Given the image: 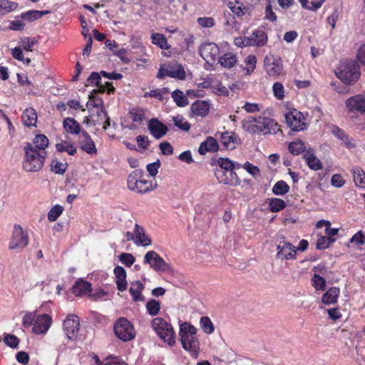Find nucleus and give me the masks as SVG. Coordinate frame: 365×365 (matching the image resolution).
I'll return each instance as SVG.
<instances>
[{"label": "nucleus", "instance_id": "1", "mask_svg": "<svg viewBox=\"0 0 365 365\" xmlns=\"http://www.w3.org/2000/svg\"><path fill=\"white\" fill-rule=\"evenodd\" d=\"M46 157V150H37L31 143L24 146L23 169L26 172H38L43 166Z\"/></svg>", "mask_w": 365, "mask_h": 365}, {"label": "nucleus", "instance_id": "2", "mask_svg": "<svg viewBox=\"0 0 365 365\" xmlns=\"http://www.w3.org/2000/svg\"><path fill=\"white\" fill-rule=\"evenodd\" d=\"M196 333L197 329L189 322H183L180 325L179 336L182 346L194 358L197 357L200 351V341Z\"/></svg>", "mask_w": 365, "mask_h": 365}, {"label": "nucleus", "instance_id": "3", "mask_svg": "<svg viewBox=\"0 0 365 365\" xmlns=\"http://www.w3.org/2000/svg\"><path fill=\"white\" fill-rule=\"evenodd\" d=\"M127 185L134 192L145 194L153 190L157 185L152 180L145 179L143 170L136 169L128 175Z\"/></svg>", "mask_w": 365, "mask_h": 365}, {"label": "nucleus", "instance_id": "4", "mask_svg": "<svg viewBox=\"0 0 365 365\" xmlns=\"http://www.w3.org/2000/svg\"><path fill=\"white\" fill-rule=\"evenodd\" d=\"M151 326L164 342L170 346L175 344V334L171 324L161 317H156L151 322Z\"/></svg>", "mask_w": 365, "mask_h": 365}, {"label": "nucleus", "instance_id": "5", "mask_svg": "<svg viewBox=\"0 0 365 365\" xmlns=\"http://www.w3.org/2000/svg\"><path fill=\"white\" fill-rule=\"evenodd\" d=\"M218 168H216L215 175L219 182L223 184H233L235 181L233 179H227L225 177V172L238 170L242 168V165L239 163H235L227 158H220L217 160Z\"/></svg>", "mask_w": 365, "mask_h": 365}, {"label": "nucleus", "instance_id": "6", "mask_svg": "<svg viewBox=\"0 0 365 365\" xmlns=\"http://www.w3.org/2000/svg\"><path fill=\"white\" fill-rule=\"evenodd\" d=\"M113 331L115 336L123 341H131L136 335L134 326L125 317H120L115 322Z\"/></svg>", "mask_w": 365, "mask_h": 365}, {"label": "nucleus", "instance_id": "7", "mask_svg": "<svg viewBox=\"0 0 365 365\" xmlns=\"http://www.w3.org/2000/svg\"><path fill=\"white\" fill-rule=\"evenodd\" d=\"M336 76L344 83L352 85L359 80L361 76L359 66L355 61L349 62Z\"/></svg>", "mask_w": 365, "mask_h": 365}, {"label": "nucleus", "instance_id": "8", "mask_svg": "<svg viewBox=\"0 0 365 365\" xmlns=\"http://www.w3.org/2000/svg\"><path fill=\"white\" fill-rule=\"evenodd\" d=\"M287 126L293 131H301L306 128L305 117L299 110L293 108L284 114Z\"/></svg>", "mask_w": 365, "mask_h": 365}, {"label": "nucleus", "instance_id": "9", "mask_svg": "<svg viewBox=\"0 0 365 365\" xmlns=\"http://www.w3.org/2000/svg\"><path fill=\"white\" fill-rule=\"evenodd\" d=\"M256 120L257 123V130H256L257 133L274 135L278 132H282L279 125L273 118L259 115L256 117Z\"/></svg>", "mask_w": 365, "mask_h": 365}, {"label": "nucleus", "instance_id": "10", "mask_svg": "<svg viewBox=\"0 0 365 365\" xmlns=\"http://www.w3.org/2000/svg\"><path fill=\"white\" fill-rule=\"evenodd\" d=\"M144 264H149L156 272H168L171 269L168 264L155 251H148L144 256Z\"/></svg>", "mask_w": 365, "mask_h": 365}, {"label": "nucleus", "instance_id": "11", "mask_svg": "<svg viewBox=\"0 0 365 365\" xmlns=\"http://www.w3.org/2000/svg\"><path fill=\"white\" fill-rule=\"evenodd\" d=\"M63 329L68 339L75 341L80 330V319L76 314H68L63 323Z\"/></svg>", "mask_w": 365, "mask_h": 365}, {"label": "nucleus", "instance_id": "12", "mask_svg": "<svg viewBox=\"0 0 365 365\" xmlns=\"http://www.w3.org/2000/svg\"><path fill=\"white\" fill-rule=\"evenodd\" d=\"M29 244V236L23 230L19 225H15L9 242V248L10 250L22 249Z\"/></svg>", "mask_w": 365, "mask_h": 365}, {"label": "nucleus", "instance_id": "13", "mask_svg": "<svg viewBox=\"0 0 365 365\" xmlns=\"http://www.w3.org/2000/svg\"><path fill=\"white\" fill-rule=\"evenodd\" d=\"M264 68L267 73L270 76L277 77L283 71V63L282 59L272 54L264 58Z\"/></svg>", "mask_w": 365, "mask_h": 365}, {"label": "nucleus", "instance_id": "14", "mask_svg": "<svg viewBox=\"0 0 365 365\" xmlns=\"http://www.w3.org/2000/svg\"><path fill=\"white\" fill-rule=\"evenodd\" d=\"M276 258L281 260H293L297 258V248L292 243L280 240L277 247Z\"/></svg>", "mask_w": 365, "mask_h": 365}, {"label": "nucleus", "instance_id": "15", "mask_svg": "<svg viewBox=\"0 0 365 365\" xmlns=\"http://www.w3.org/2000/svg\"><path fill=\"white\" fill-rule=\"evenodd\" d=\"M166 76L183 80L185 78V71L181 65H168L166 67L161 66L156 77L162 79Z\"/></svg>", "mask_w": 365, "mask_h": 365}, {"label": "nucleus", "instance_id": "16", "mask_svg": "<svg viewBox=\"0 0 365 365\" xmlns=\"http://www.w3.org/2000/svg\"><path fill=\"white\" fill-rule=\"evenodd\" d=\"M199 53L207 63H215L218 59L220 48L215 43H206L201 45Z\"/></svg>", "mask_w": 365, "mask_h": 365}, {"label": "nucleus", "instance_id": "17", "mask_svg": "<svg viewBox=\"0 0 365 365\" xmlns=\"http://www.w3.org/2000/svg\"><path fill=\"white\" fill-rule=\"evenodd\" d=\"M349 113H359L365 115V96L357 94L349 98L345 102Z\"/></svg>", "mask_w": 365, "mask_h": 365}, {"label": "nucleus", "instance_id": "18", "mask_svg": "<svg viewBox=\"0 0 365 365\" xmlns=\"http://www.w3.org/2000/svg\"><path fill=\"white\" fill-rule=\"evenodd\" d=\"M51 322V317L48 314H40L36 317L32 331L36 334H44L49 329Z\"/></svg>", "mask_w": 365, "mask_h": 365}, {"label": "nucleus", "instance_id": "19", "mask_svg": "<svg viewBox=\"0 0 365 365\" xmlns=\"http://www.w3.org/2000/svg\"><path fill=\"white\" fill-rule=\"evenodd\" d=\"M148 128L150 134L156 139H160L168 131L166 125L160 122L158 118H151L148 123Z\"/></svg>", "mask_w": 365, "mask_h": 365}, {"label": "nucleus", "instance_id": "20", "mask_svg": "<svg viewBox=\"0 0 365 365\" xmlns=\"http://www.w3.org/2000/svg\"><path fill=\"white\" fill-rule=\"evenodd\" d=\"M220 142L226 149L232 150L241 143V140L235 133L225 131L220 133Z\"/></svg>", "mask_w": 365, "mask_h": 365}, {"label": "nucleus", "instance_id": "21", "mask_svg": "<svg viewBox=\"0 0 365 365\" xmlns=\"http://www.w3.org/2000/svg\"><path fill=\"white\" fill-rule=\"evenodd\" d=\"M247 41L250 45L263 47L267 43L268 36L264 30L258 29L253 31L251 36L247 38Z\"/></svg>", "mask_w": 365, "mask_h": 365}, {"label": "nucleus", "instance_id": "22", "mask_svg": "<svg viewBox=\"0 0 365 365\" xmlns=\"http://www.w3.org/2000/svg\"><path fill=\"white\" fill-rule=\"evenodd\" d=\"M71 292L76 297H81L92 291L91 284L82 278L78 279L71 287Z\"/></svg>", "mask_w": 365, "mask_h": 365}, {"label": "nucleus", "instance_id": "23", "mask_svg": "<svg viewBox=\"0 0 365 365\" xmlns=\"http://www.w3.org/2000/svg\"><path fill=\"white\" fill-rule=\"evenodd\" d=\"M303 158L305 160L308 167L313 170H319L322 168V163L315 155L312 148H308L303 154Z\"/></svg>", "mask_w": 365, "mask_h": 365}, {"label": "nucleus", "instance_id": "24", "mask_svg": "<svg viewBox=\"0 0 365 365\" xmlns=\"http://www.w3.org/2000/svg\"><path fill=\"white\" fill-rule=\"evenodd\" d=\"M134 232V243L136 245L146 247L151 245V239L148 235H145L144 228L137 223L135 225Z\"/></svg>", "mask_w": 365, "mask_h": 365}, {"label": "nucleus", "instance_id": "25", "mask_svg": "<svg viewBox=\"0 0 365 365\" xmlns=\"http://www.w3.org/2000/svg\"><path fill=\"white\" fill-rule=\"evenodd\" d=\"M331 133L339 140H341L342 143L347 148H353L356 144L353 139H350L349 137L345 133V132L336 125H332L331 128Z\"/></svg>", "mask_w": 365, "mask_h": 365}, {"label": "nucleus", "instance_id": "26", "mask_svg": "<svg viewBox=\"0 0 365 365\" xmlns=\"http://www.w3.org/2000/svg\"><path fill=\"white\" fill-rule=\"evenodd\" d=\"M144 284L139 280H136L130 283L129 292L134 302L144 301L145 297L142 294V291L144 289Z\"/></svg>", "mask_w": 365, "mask_h": 365}, {"label": "nucleus", "instance_id": "27", "mask_svg": "<svg viewBox=\"0 0 365 365\" xmlns=\"http://www.w3.org/2000/svg\"><path fill=\"white\" fill-rule=\"evenodd\" d=\"M84 140L81 143V148L89 155H95L97 153V149L94 141L92 140L91 135L86 130L81 132Z\"/></svg>", "mask_w": 365, "mask_h": 365}, {"label": "nucleus", "instance_id": "28", "mask_svg": "<svg viewBox=\"0 0 365 365\" xmlns=\"http://www.w3.org/2000/svg\"><path fill=\"white\" fill-rule=\"evenodd\" d=\"M218 149L219 146L217 140L213 137L209 136L200 143L198 152L200 155H205L207 152H216Z\"/></svg>", "mask_w": 365, "mask_h": 365}, {"label": "nucleus", "instance_id": "29", "mask_svg": "<svg viewBox=\"0 0 365 365\" xmlns=\"http://www.w3.org/2000/svg\"><path fill=\"white\" fill-rule=\"evenodd\" d=\"M23 124L26 127L36 126L37 122V113L34 108L25 109L21 115Z\"/></svg>", "mask_w": 365, "mask_h": 365}, {"label": "nucleus", "instance_id": "30", "mask_svg": "<svg viewBox=\"0 0 365 365\" xmlns=\"http://www.w3.org/2000/svg\"><path fill=\"white\" fill-rule=\"evenodd\" d=\"M97 119L93 120V125H103V130H107L110 125V120L108 115L105 107L98 108L96 113Z\"/></svg>", "mask_w": 365, "mask_h": 365}, {"label": "nucleus", "instance_id": "31", "mask_svg": "<svg viewBox=\"0 0 365 365\" xmlns=\"http://www.w3.org/2000/svg\"><path fill=\"white\" fill-rule=\"evenodd\" d=\"M339 294L340 289L336 287H332L323 294L322 301L327 305L334 304L337 302Z\"/></svg>", "mask_w": 365, "mask_h": 365}, {"label": "nucleus", "instance_id": "32", "mask_svg": "<svg viewBox=\"0 0 365 365\" xmlns=\"http://www.w3.org/2000/svg\"><path fill=\"white\" fill-rule=\"evenodd\" d=\"M218 63L224 68H232L237 63V58L235 53L227 52L220 57H218Z\"/></svg>", "mask_w": 365, "mask_h": 365}, {"label": "nucleus", "instance_id": "33", "mask_svg": "<svg viewBox=\"0 0 365 365\" xmlns=\"http://www.w3.org/2000/svg\"><path fill=\"white\" fill-rule=\"evenodd\" d=\"M88 85L98 87L97 89L93 90L94 93H103L106 91V87L102 86L101 83V73L92 72L87 79Z\"/></svg>", "mask_w": 365, "mask_h": 365}, {"label": "nucleus", "instance_id": "34", "mask_svg": "<svg viewBox=\"0 0 365 365\" xmlns=\"http://www.w3.org/2000/svg\"><path fill=\"white\" fill-rule=\"evenodd\" d=\"M65 130L72 135L81 134L80 124L73 118H66L63 122Z\"/></svg>", "mask_w": 365, "mask_h": 365}, {"label": "nucleus", "instance_id": "35", "mask_svg": "<svg viewBox=\"0 0 365 365\" xmlns=\"http://www.w3.org/2000/svg\"><path fill=\"white\" fill-rule=\"evenodd\" d=\"M191 110L195 115L205 116L210 110L209 103L203 101H196L191 106Z\"/></svg>", "mask_w": 365, "mask_h": 365}, {"label": "nucleus", "instance_id": "36", "mask_svg": "<svg viewBox=\"0 0 365 365\" xmlns=\"http://www.w3.org/2000/svg\"><path fill=\"white\" fill-rule=\"evenodd\" d=\"M56 149L58 153L66 152L70 155H74L76 152V148L74 143L67 140H61L56 145Z\"/></svg>", "mask_w": 365, "mask_h": 365}, {"label": "nucleus", "instance_id": "37", "mask_svg": "<svg viewBox=\"0 0 365 365\" xmlns=\"http://www.w3.org/2000/svg\"><path fill=\"white\" fill-rule=\"evenodd\" d=\"M152 43L158 46L161 49L168 50L170 45L168 43L167 38L164 34L153 33L151 34Z\"/></svg>", "mask_w": 365, "mask_h": 365}, {"label": "nucleus", "instance_id": "38", "mask_svg": "<svg viewBox=\"0 0 365 365\" xmlns=\"http://www.w3.org/2000/svg\"><path fill=\"white\" fill-rule=\"evenodd\" d=\"M49 14L48 11L30 10L21 13V18L28 21H34Z\"/></svg>", "mask_w": 365, "mask_h": 365}, {"label": "nucleus", "instance_id": "39", "mask_svg": "<svg viewBox=\"0 0 365 365\" xmlns=\"http://www.w3.org/2000/svg\"><path fill=\"white\" fill-rule=\"evenodd\" d=\"M307 150V148H306L304 143L301 140L292 141L288 145L289 152L294 155H299L301 153L304 154Z\"/></svg>", "mask_w": 365, "mask_h": 365}, {"label": "nucleus", "instance_id": "40", "mask_svg": "<svg viewBox=\"0 0 365 365\" xmlns=\"http://www.w3.org/2000/svg\"><path fill=\"white\" fill-rule=\"evenodd\" d=\"M19 4L9 0H0V16H4L11 11H16Z\"/></svg>", "mask_w": 365, "mask_h": 365}, {"label": "nucleus", "instance_id": "41", "mask_svg": "<svg viewBox=\"0 0 365 365\" xmlns=\"http://www.w3.org/2000/svg\"><path fill=\"white\" fill-rule=\"evenodd\" d=\"M352 175L355 185L361 188L365 187V173L357 167L352 169Z\"/></svg>", "mask_w": 365, "mask_h": 365}, {"label": "nucleus", "instance_id": "42", "mask_svg": "<svg viewBox=\"0 0 365 365\" xmlns=\"http://www.w3.org/2000/svg\"><path fill=\"white\" fill-rule=\"evenodd\" d=\"M227 6L232 12L238 17L244 16L247 10V7L239 1H229Z\"/></svg>", "mask_w": 365, "mask_h": 365}, {"label": "nucleus", "instance_id": "43", "mask_svg": "<svg viewBox=\"0 0 365 365\" xmlns=\"http://www.w3.org/2000/svg\"><path fill=\"white\" fill-rule=\"evenodd\" d=\"M257 123L256 117H248L245 119L242 122L243 129L250 133H257Z\"/></svg>", "mask_w": 365, "mask_h": 365}, {"label": "nucleus", "instance_id": "44", "mask_svg": "<svg viewBox=\"0 0 365 365\" xmlns=\"http://www.w3.org/2000/svg\"><path fill=\"white\" fill-rule=\"evenodd\" d=\"M37 150H45L48 145V138L43 134H38L34 139V145Z\"/></svg>", "mask_w": 365, "mask_h": 365}, {"label": "nucleus", "instance_id": "45", "mask_svg": "<svg viewBox=\"0 0 365 365\" xmlns=\"http://www.w3.org/2000/svg\"><path fill=\"white\" fill-rule=\"evenodd\" d=\"M68 168L67 163H62L56 159H53L51 162V170L56 174L63 175Z\"/></svg>", "mask_w": 365, "mask_h": 365}, {"label": "nucleus", "instance_id": "46", "mask_svg": "<svg viewBox=\"0 0 365 365\" xmlns=\"http://www.w3.org/2000/svg\"><path fill=\"white\" fill-rule=\"evenodd\" d=\"M172 98L177 106L180 107L185 106L189 103L187 98L179 89H176L172 93Z\"/></svg>", "mask_w": 365, "mask_h": 365}, {"label": "nucleus", "instance_id": "47", "mask_svg": "<svg viewBox=\"0 0 365 365\" xmlns=\"http://www.w3.org/2000/svg\"><path fill=\"white\" fill-rule=\"evenodd\" d=\"M312 285L317 291H324L326 288V279L319 274L314 273L312 278Z\"/></svg>", "mask_w": 365, "mask_h": 365}, {"label": "nucleus", "instance_id": "48", "mask_svg": "<svg viewBox=\"0 0 365 365\" xmlns=\"http://www.w3.org/2000/svg\"><path fill=\"white\" fill-rule=\"evenodd\" d=\"M289 190V186L284 180L277 182L272 187V192L277 195H283Z\"/></svg>", "mask_w": 365, "mask_h": 365}, {"label": "nucleus", "instance_id": "49", "mask_svg": "<svg viewBox=\"0 0 365 365\" xmlns=\"http://www.w3.org/2000/svg\"><path fill=\"white\" fill-rule=\"evenodd\" d=\"M129 115L133 122L141 123L145 119V111L142 108H133L129 111Z\"/></svg>", "mask_w": 365, "mask_h": 365}, {"label": "nucleus", "instance_id": "50", "mask_svg": "<svg viewBox=\"0 0 365 365\" xmlns=\"http://www.w3.org/2000/svg\"><path fill=\"white\" fill-rule=\"evenodd\" d=\"M147 312L151 316L157 315L160 310V303L156 299H151L146 304Z\"/></svg>", "mask_w": 365, "mask_h": 365}, {"label": "nucleus", "instance_id": "51", "mask_svg": "<svg viewBox=\"0 0 365 365\" xmlns=\"http://www.w3.org/2000/svg\"><path fill=\"white\" fill-rule=\"evenodd\" d=\"M174 125L183 131H188L190 129V124L185 120V118L181 115L173 117Z\"/></svg>", "mask_w": 365, "mask_h": 365}, {"label": "nucleus", "instance_id": "52", "mask_svg": "<svg viewBox=\"0 0 365 365\" xmlns=\"http://www.w3.org/2000/svg\"><path fill=\"white\" fill-rule=\"evenodd\" d=\"M200 326L204 332L207 334H212L215 330L214 324L208 317H202L200 321Z\"/></svg>", "mask_w": 365, "mask_h": 365}, {"label": "nucleus", "instance_id": "53", "mask_svg": "<svg viewBox=\"0 0 365 365\" xmlns=\"http://www.w3.org/2000/svg\"><path fill=\"white\" fill-rule=\"evenodd\" d=\"M286 206L285 202L279 198H272L269 202V210L272 212H279Z\"/></svg>", "mask_w": 365, "mask_h": 365}, {"label": "nucleus", "instance_id": "54", "mask_svg": "<svg viewBox=\"0 0 365 365\" xmlns=\"http://www.w3.org/2000/svg\"><path fill=\"white\" fill-rule=\"evenodd\" d=\"M63 206L56 205L51 208L48 212V220L50 222H55L63 212Z\"/></svg>", "mask_w": 365, "mask_h": 365}, {"label": "nucleus", "instance_id": "55", "mask_svg": "<svg viewBox=\"0 0 365 365\" xmlns=\"http://www.w3.org/2000/svg\"><path fill=\"white\" fill-rule=\"evenodd\" d=\"M246 66L245 69L246 70V74H251L256 67L257 63V58L255 55H249L245 60Z\"/></svg>", "mask_w": 365, "mask_h": 365}, {"label": "nucleus", "instance_id": "56", "mask_svg": "<svg viewBox=\"0 0 365 365\" xmlns=\"http://www.w3.org/2000/svg\"><path fill=\"white\" fill-rule=\"evenodd\" d=\"M274 96L278 100H282L284 98V88L282 83L276 82L272 86Z\"/></svg>", "mask_w": 365, "mask_h": 365}, {"label": "nucleus", "instance_id": "57", "mask_svg": "<svg viewBox=\"0 0 365 365\" xmlns=\"http://www.w3.org/2000/svg\"><path fill=\"white\" fill-rule=\"evenodd\" d=\"M120 261L126 267H131L135 261V258L132 254L130 253H121L119 256Z\"/></svg>", "mask_w": 365, "mask_h": 365}, {"label": "nucleus", "instance_id": "58", "mask_svg": "<svg viewBox=\"0 0 365 365\" xmlns=\"http://www.w3.org/2000/svg\"><path fill=\"white\" fill-rule=\"evenodd\" d=\"M87 107L93 106L96 108L105 107L103 105V101L100 97L94 96L93 94L89 95V101L86 104Z\"/></svg>", "mask_w": 365, "mask_h": 365}, {"label": "nucleus", "instance_id": "59", "mask_svg": "<svg viewBox=\"0 0 365 365\" xmlns=\"http://www.w3.org/2000/svg\"><path fill=\"white\" fill-rule=\"evenodd\" d=\"M242 168L245 169L255 178L260 175V171L257 166L252 165L250 162H246Z\"/></svg>", "mask_w": 365, "mask_h": 365}, {"label": "nucleus", "instance_id": "60", "mask_svg": "<svg viewBox=\"0 0 365 365\" xmlns=\"http://www.w3.org/2000/svg\"><path fill=\"white\" fill-rule=\"evenodd\" d=\"M36 315L35 312H28L23 317V325L25 328H29L31 326H34L35 320L36 319Z\"/></svg>", "mask_w": 365, "mask_h": 365}, {"label": "nucleus", "instance_id": "61", "mask_svg": "<svg viewBox=\"0 0 365 365\" xmlns=\"http://www.w3.org/2000/svg\"><path fill=\"white\" fill-rule=\"evenodd\" d=\"M4 341L11 348H17L20 341L15 335L7 334L4 336Z\"/></svg>", "mask_w": 365, "mask_h": 365}, {"label": "nucleus", "instance_id": "62", "mask_svg": "<svg viewBox=\"0 0 365 365\" xmlns=\"http://www.w3.org/2000/svg\"><path fill=\"white\" fill-rule=\"evenodd\" d=\"M351 243H355L358 246L364 245L365 244V235L361 230L355 233L350 239Z\"/></svg>", "mask_w": 365, "mask_h": 365}, {"label": "nucleus", "instance_id": "63", "mask_svg": "<svg viewBox=\"0 0 365 365\" xmlns=\"http://www.w3.org/2000/svg\"><path fill=\"white\" fill-rule=\"evenodd\" d=\"M136 142L138 145L144 150H147L150 145V141L148 136L140 135L136 137Z\"/></svg>", "mask_w": 365, "mask_h": 365}, {"label": "nucleus", "instance_id": "64", "mask_svg": "<svg viewBox=\"0 0 365 365\" xmlns=\"http://www.w3.org/2000/svg\"><path fill=\"white\" fill-rule=\"evenodd\" d=\"M105 365H128V364L120 357L111 356L106 359Z\"/></svg>", "mask_w": 365, "mask_h": 365}]
</instances>
